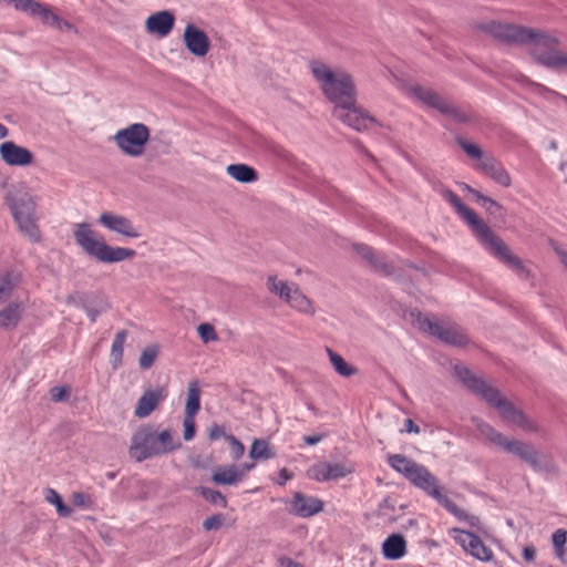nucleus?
I'll list each match as a JSON object with an SVG mask.
<instances>
[{
  "mask_svg": "<svg viewBox=\"0 0 567 567\" xmlns=\"http://www.w3.org/2000/svg\"><path fill=\"white\" fill-rule=\"evenodd\" d=\"M483 30L494 38L511 44H525L530 56L539 64L560 72H567V52L559 49L560 39L556 33L516 24L491 21Z\"/></svg>",
  "mask_w": 567,
  "mask_h": 567,
  "instance_id": "obj_1",
  "label": "nucleus"
},
{
  "mask_svg": "<svg viewBox=\"0 0 567 567\" xmlns=\"http://www.w3.org/2000/svg\"><path fill=\"white\" fill-rule=\"evenodd\" d=\"M441 195L454 207L458 216L471 227L482 246L491 255L505 264L517 275L522 277L528 275L522 260L512 252L509 247L492 231L488 225L482 220L473 209L462 203L461 198L454 192L449 188H443Z\"/></svg>",
  "mask_w": 567,
  "mask_h": 567,
  "instance_id": "obj_2",
  "label": "nucleus"
},
{
  "mask_svg": "<svg viewBox=\"0 0 567 567\" xmlns=\"http://www.w3.org/2000/svg\"><path fill=\"white\" fill-rule=\"evenodd\" d=\"M455 371L463 383L496 409L505 422L527 433H535L540 430L535 420L516 408L512 402L505 400L498 390L487 385L482 379L474 377L467 368L455 367Z\"/></svg>",
  "mask_w": 567,
  "mask_h": 567,
  "instance_id": "obj_3",
  "label": "nucleus"
},
{
  "mask_svg": "<svg viewBox=\"0 0 567 567\" xmlns=\"http://www.w3.org/2000/svg\"><path fill=\"white\" fill-rule=\"evenodd\" d=\"M308 68L318 87L334 107L357 97L353 78L346 69L321 60H311Z\"/></svg>",
  "mask_w": 567,
  "mask_h": 567,
  "instance_id": "obj_4",
  "label": "nucleus"
},
{
  "mask_svg": "<svg viewBox=\"0 0 567 567\" xmlns=\"http://www.w3.org/2000/svg\"><path fill=\"white\" fill-rule=\"evenodd\" d=\"M181 449V439L174 430L157 431L151 425H143L133 433L128 454L141 463L148 458L168 455Z\"/></svg>",
  "mask_w": 567,
  "mask_h": 567,
  "instance_id": "obj_5",
  "label": "nucleus"
},
{
  "mask_svg": "<svg viewBox=\"0 0 567 567\" xmlns=\"http://www.w3.org/2000/svg\"><path fill=\"white\" fill-rule=\"evenodd\" d=\"M19 231L31 243L41 241V231L35 215V197L25 184L12 185L6 196Z\"/></svg>",
  "mask_w": 567,
  "mask_h": 567,
  "instance_id": "obj_6",
  "label": "nucleus"
},
{
  "mask_svg": "<svg viewBox=\"0 0 567 567\" xmlns=\"http://www.w3.org/2000/svg\"><path fill=\"white\" fill-rule=\"evenodd\" d=\"M73 236L75 244L89 257L102 264H116L136 256L132 248L109 245L87 223L76 224Z\"/></svg>",
  "mask_w": 567,
  "mask_h": 567,
  "instance_id": "obj_7",
  "label": "nucleus"
},
{
  "mask_svg": "<svg viewBox=\"0 0 567 567\" xmlns=\"http://www.w3.org/2000/svg\"><path fill=\"white\" fill-rule=\"evenodd\" d=\"M392 468L439 503L446 502V497L442 494L436 477L425 466L405 456L392 455Z\"/></svg>",
  "mask_w": 567,
  "mask_h": 567,
  "instance_id": "obj_8",
  "label": "nucleus"
},
{
  "mask_svg": "<svg viewBox=\"0 0 567 567\" xmlns=\"http://www.w3.org/2000/svg\"><path fill=\"white\" fill-rule=\"evenodd\" d=\"M150 128L143 123H132L113 135L112 140L118 151L128 157H141L150 141Z\"/></svg>",
  "mask_w": 567,
  "mask_h": 567,
  "instance_id": "obj_9",
  "label": "nucleus"
},
{
  "mask_svg": "<svg viewBox=\"0 0 567 567\" xmlns=\"http://www.w3.org/2000/svg\"><path fill=\"white\" fill-rule=\"evenodd\" d=\"M458 145L471 158L478 161L475 165L476 169L488 175L503 187L511 186L512 179L509 174L495 157L492 155H484L478 145L465 140H460Z\"/></svg>",
  "mask_w": 567,
  "mask_h": 567,
  "instance_id": "obj_10",
  "label": "nucleus"
},
{
  "mask_svg": "<svg viewBox=\"0 0 567 567\" xmlns=\"http://www.w3.org/2000/svg\"><path fill=\"white\" fill-rule=\"evenodd\" d=\"M355 471L353 463L349 461L329 462L320 461L307 470L308 478L323 483L341 480Z\"/></svg>",
  "mask_w": 567,
  "mask_h": 567,
  "instance_id": "obj_11",
  "label": "nucleus"
},
{
  "mask_svg": "<svg viewBox=\"0 0 567 567\" xmlns=\"http://www.w3.org/2000/svg\"><path fill=\"white\" fill-rule=\"evenodd\" d=\"M410 91L417 100H420L426 106L436 109L443 115H450L460 122H465L467 120V117L460 110H457L447 100L435 93L433 90L420 86L417 84H413L410 87Z\"/></svg>",
  "mask_w": 567,
  "mask_h": 567,
  "instance_id": "obj_12",
  "label": "nucleus"
},
{
  "mask_svg": "<svg viewBox=\"0 0 567 567\" xmlns=\"http://www.w3.org/2000/svg\"><path fill=\"white\" fill-rule=\"evenodd\" d=\"M416 323L420 330L429 332L449 344L464 346L466 343L465 336L458 332L454 327L442 323L427 316L419 315Z\"/></svg>",
  "mask_w": 567,
  "mask_h": 567,
  "instance_id": "obj_13",
  "label": "nucleus"
},
{
  "mask_svg": "<svg viewBox=\"0 0 567 567\" xmlns=\"http://www.w3.org/2000/svg\"><path fill=\"white\" fill-rule=\"evenodd\" d=\"M332 114L343 124L358 132L365 131L374 124V118L365 113L363 109L357 106L355 100L333 107Z\"/></svg>",
  "mask_w": 567,
  "mask_h": 567,
  "instance_id": "obj_14",
  "label": "nucleus"
},
{
  "mask_svg": "<svg viewBox=\"0 0 567 567\" xmlns=\"http://www.w3.org/2000/svg\"><path fill=\"white\" fill-rule=\"evenodd\" d=\"M97 223L105 229L124 238L135 239L141 236L138 227L130 218L114 212L106 210L101 213Z\"/></svg>",
  "mask_w": 567,
  "mask_h": 567,
  "instance_id": "obj_15",
  "label": "nucleus"
},
{
  "mask_svg": "<svg viewBox=\"0 0 567 567\" xmlns=\"http://www.w3.org/2000/svg\"><path fill=\"white\" fill-rule=\"evenodd\" d=\"M454 540L471 556L488 561L493 557V551L487 548L482 539L473 533L455 528L452 530Z\"/></svg>",
  "mask_w": 567,
  "mask_h": 567,
  "instance_id": "obj_16",
  "label": "nucleus"
},
{
  "mask_svg": "<svg viewBox=\"0 0 567 567\" xmlns=\"http://www.w3.org/2000/svg\"><path fill=\"white\" fill-rule=\"evenodd\" d=\"M183 43L196 58H204L210 50V41L204 30L194 23H187L183 33Z\"/></svg>",
  "mask_w": 567,
  "mask_h": 567,
  "instance_id": "obj_17",
  "label": "nucleus"
},
{
  "mask_svg": "<svg viewBox=\"0 0 567 567\" xmlns=\"http://www.w3.org/2000/svg\"><path fill=\"white\" fill-rule=\"evenodd\" d=\"M13 8L30 18L38 19L43 25L50 28L54 24L58 16L48 4L37 0H18Z\"/></svg>",
  "mask_w": 567,
  "mask_h": 567,
  "instance_id": "obj_18",
  "label": "nucleus"
},
{
  "mask_svg": "<svg viewBox=\"0 0 567 567\" xmlns=\"http://www.w3.org/2000/svg\"><path fill=\"white\" fill-rule=\"evenodd\" d=\"M0 157L9 166H28L33 163L34 155L27 147L20 146L12 141L0 144Z\"/></svg>",
  "mask_w": 567,
  "mask_h": 567,
  "instance_id": "obj_19",
  "label": "nucleus"
},
{
  "mask_svg": "<svg viewBox=\"0 0 567 567\" xmlns=\"http://www.w3.org/2000/svg\"><path fill=\"white\" fill-rule=\"evenodd\" d=\"M167 396V391L163 386H155L147 389L143 392L134 409V415L137 419H145L152 414L153 411L163 402Z\"/></svg>",
  "mask_w": 567,
  "mask_h": 567,
  "instance_id": "obj_20",
  "label": "nucleus"
},
{
  "mask_svg": "<svg viewBox=\"0 0 567 567\" xmlns=\"http://www.w3.org/2000/svg\"><path fill=\"white\" fill-rule=\"evenodd\" d=\"M175 25V16L169 10L157 11L145 20V31L159 39L166 38Z\"/></svg>",
  "mask_w": 567,
  "mask_h": 567,
  "instance_id": "obj_21",
  "label": "nucleus"
},
{
  "mask_svg": "<svg viewBox=\"0 0 567 567\" xmlns=\"http://www.w3.org/2000/svg\"><path fill=\"white\" fill-rule=\"evenodd\" d=\"M323 509V502L315 496L296 493L291 501L290 512L299 517H311Z\"/></svg>",
  "mask_w": 567,
  "mask_h": 567,
  "instance_id": "obj_22",
  "label": "nucleus"
},
{
  "mask_svg": "<svg viewBox=\"0 0 567 567\" xmlns=\"http://www.w3.org/2000/svg\"><path fill=\"white\" fill-rule=\"evenodd\" d=\"M502 449L508 453L517 455L523 461L529 463L532 466L538 465V452L532 446L518 440L506 439Z\"/></svg>",
  "mask_w": 567,
  "mask_h": 567,
  "instance_id": "obj_23",
  "label": "nucleus"
},
{
  "mask_svg": "<svg viewBox=\"0 0 567 567\" xmlns=\"http://www.w3.org/2000/svg\"><path fill=\"white\" fill-rule=\"evenodd\" d=\"M210 480L217 485H236L243 480V472L234 464L218 466L213 471Z\"/></svg>",
  "mask_w": 567,
  "mask_h": 567,
  "instance_id": "obj_24",
  "label": "nucleus"
},
{
  "mask_svg": "<svg viewBox=\"0 0 567 567\" xmlns=\"http://www.w3.org/2000/svg\"><path fill=\"white\" fill-rule=\"evenodd\" d=\"M286 302L292 309L303 315L313 316L316 313V308L312 301L296 285H293V288Z\"/></svg>",
  "mask_w": 567,
  "mask_h": 567,
  "instance_id": "obj_25",
  "label": "nucleus"
},
{
  "mask_svg": "<svg viewBox=\"0 0 567 567\" xmlns=\"http://www.w3.org/2000/svg\"><path fill=\"white\" fill-rule=\"evenodd\" d=\"M23 312L21 302H12L0 310V329H13L19 323Z\"/></svg>",
  "mask_w": 567,
  "mask_h": 567,
  "instance_id": "obj_26",
  "label": "nucleus"
},
{
  "mask_svg": "<svg viewBox=\"0 0 567 567\" xmlns=\"http://www.w3.org/2000/svg\"><path fill=\"white\" fill-rule=\"evenodd\" d=\"M22 275L19 270H8L0 276V303L9 299L19 286Z\"/></svg>",
  "mask_w": 567,
  "mask_h": 567,
  "instance_id": "obj_27",
  "label": "nucleus"
},
{
  "mask_svg": "<svg viewBox=\"0 0 567 567\" xmlns=\"http://www.w3.org/2000/svg\"><path fill=\"white\" fill-rule=\"evenodd\" d=\"M226 172L239 183H254L258 179L256 169L246 164H230L226 167Z\"/></svg>",
  "mask_w": 567,
  "mask_h": 567,
  "instance_id": "obj_28",
  "label": "nucleus"
},
{
  "mask_svg": "<svg viewBox=\"0 0 567 567\" xmlns=\"http://www.w3.org/2000/svg\"><path fill=\"white\" fill-rule=\"evenodd\" d=\"M326 352L328 354L331 365L339 375L349 378L357 374L358 369L352 364L348 363L342 355L334 352L330 348H326Z\"/></svg>",
  "mask_w": 567,
  "mask_h": 567,
  "instance_id": "obj_29",
  "label": "nucleus"
},
{
  "mask_svg": "<svg viewBox=\"0 0 567 567\" xmlns=\"http://www.w3.org/2000/svg\"><path fill=\"white\" fill-rule=\"evenodd\" d=\"M127 338L126 330H120L115 333L111 352H110V361L113 369H118L122 365L123 352H124V343Z\"/></svg>",
  "mask_w": 567,
  "mask_h": 567,
  "instance_id": "obj_30",
  "label": "nucleus"
},
{
  "mask_svg": "<svg viewBox=\"0 0 567 567\" xmlns=\"http://www.w3.org/2000/svg\"><path fill=\"white\" fill-rule=\"evenodd\" d=\"M472 422L475 425L476 430L486 440H488L492 444L502 447V445L504 444V442L507 437H505L501 432L495 430L492 425H489L488 423L484 422L483 420H481L476 416L472 417Z\"/></svg>",
  "mask_w": 567,
  "mask_h": 567,
  "instance_id": "obj_31",
  "label": "nucleus"
},
{
  "mask_svg": "<svg viewBox=\"0 0 567 567\" xmlns=\"http://www.w3.org/2000/svg\"><path fill=\"white\" fill-rule=\"evenodd\" d=\"M200 386L197 381H190L187 386L185 413L187 415H195L200 409Z\"/></svg>",
  "mask_w": 567,
  "mask_h": 567,
  "instance_id": "obj_32",
  "label": "nucleus"
},
{
  "mask_svg": "<svg viewBox=\"0 0 567 567\" xmlns=\"http://www.w3.org/2000/svg\"><path fill=\"white\" fill-rule=\"evenodd\" d=\"M44 499L53 505L56 509V513L59 514V516L61 517H70L73 513V509L68 506L66 504H64L61 495L53 488H47L44 491Z\"/></svg>",
  "mask_w": 567,
  "mask_h": 567,
  "instance_id": "obj_33",
  "label": "nucleus"
},
{
  "mask_svg": "<svg viewBox=\"0 0 567 567\" xmlns=\"http://www.w3.org/2000/svg\"><path fill=\"white\" fill-rule=\"evenodd\" d=\"M292 286H289L287 281L279 280L276 276H269L267 278V289L269 292L278 296L282 300H287L289 297Z\"/></svg>",
  "mask_w": 567,
  "mask_h": 567,
  "instance_id": "obj_34",
  "label": "nucleus"
},
{
  "mask_svg": "<svg viewBox=\"0 0 567 567\" xmlns=\"http://www.w3.org/2000/svg\"><path fill=\"white\" fill-rule=\"evenodd\" d=\"M71 502L75 507L84 511L94 509L96 506L95 498L91 494L83 492H73L71 494Z\"/></svg>",
  "mask_w": 567,
  "mask_h": 567,
  "instance_id": "obj_35",
  "label": "nucleus"
},
{
  "mask_svg": "<svg viewBox=\"0 0 567 567\" xmlns=\"http://www.w3.org/2000/svg\"><path fill=\"white\" fill-rule=\"evenodd\" d=\"M249 456L254 460H268L274 456L269 444L264 440H255L251 444Z\"/></svg>",
  "mask_w": 567,
  "mask_h": 567,
  "instance_id": "obj_36",
  "label": "nucleus"
},
{
  "mask_svg": "<svg viewBox=\"0 0 567 567\" xmlns=\"http://www.w3.org/2000/svg\"><path fill=\"white\" fill-rule=\"evenodd\" d=\"M553 546L556 556L563 560L565 557V545L567 543V532L564 528H558L551 536Z\"/></svg>",
  "mask_w": 567,
  "mask_h": 567,
  "instance_id": "obj_37",
  "label": "nucleus"
},
{
  "mask_svg": "<svg viewBox=\"0 0 567 567\" xmlns=\"http://www.w3.org/2000/svg\"><path fill=\"white\" fill-rule=\"evenodd\" d=\"M196 491L209 503L218 504L221 507L227 506L226 497L218 491L208 488V487H198Z\"/></svg>",
  "mask_w": 567,
  "mask_h": 567,
  "instance_id": "obj_38",
  "label": "nucleus"
},
{
  "mask_svg": "<svg viewBox=\"0 0 567 567\" xmlns=\"http://www.w3.org/2000/svg\"><path fill=\"white\" fill-rule=\"evenodd\" d=\"M197 333L203 341V343L207 344L210 342H216L218 340V334L212 323L204 322L197 327Z\"/></svg>",
  "mask_w": 567,
  "mask_h": 567,
  "instance_id": "obj_39",
  "label": "nucleus"
},
{
  "mask_svg": "<svg viewBox=\"0 0 567 567\" xmlns=\"http://www.w3.org/2000/svg\"><path fill=\"white\" fill-rule=\"evenodd\" d=\"M158 354V349L155 346L147 347L141 352L138 364L142 369H150Z\"/></svg>",
  "mask_w": 567,
  "mask_h": 567,
  "instance_id": "obj_40",
  "label": "nucleus"
},
{
  "mask_svg": "<svg viewBox=\"0 0 567 567\" xmlns=\"http://www.w3.org/2000/svg\"><path fill=\"white\" fill-rule=\"evenodd\" d=\"M406 554V543L402 535L392 534V560L400 559Z\"/></svg>",
  "mask_w": 567,
  "mask_h": 567,
  "instance_id": "obj_41",
  "label": "nucleus"
},
{
  "mask_svg": "<svg viewBox=\"0 0 567 567\" xmlns=\"http://www.w3.org/2000/svg\"><path fill=\"white\" fill-rule=\"evenodd\" d=\"M183 437L185 441H192L195 436V415L184 414L183 419Z\"/></svg>",
  "mask_w": 567,
  "mask_h": 567,
  "instance_id": "obj_42",
  "label": "nucleus"
},
{
  "mask_svg": "<svg viewBox=\"0 0 567 567\" xmlns=\"http://www.w3.org/2000/svg\"><path fill=\"white\" fill-rule=\"evenodd\" d=\"M227 442L230 445V454L235 461H238L245 453V446L234 435L229 434L226 436Z\"/></svg>",
  "mask_w": 567,
  "mask_h": 567,
  "instance_id": "obj_43",
  "label": "nucleus"
},
{
  "mask_svg": "<svg viewBox=\"0 0 567 567\" xmlns=\"http://www.w3.org/2000/svg\"><path fill=\"white\" fill-rule=\"evenodd\" d=\"M71 388L69 385H58L51 388L50 398L53 402H62L69 398Z\"/></svg>",
  "mask_w": 567,
  "mask_h": 567,
  "instance_id": "obj_44",
  "label": "nucleus"
},
{
  "mask_svg": "<svg viewBox=\"0 0 567 567\" xmlns=\"http://www.w3.org/2000/svg\"><path fill=\"white\" fill-rule=\"evenodd\" d=\"M53 29L58 30V31H70V32H74V33H78V29L75 28L74 24H72L71 22L60 18L59 16H56V19L54 21V24L52 25Z\"/></svg>",
  "mask_w": 567,
  "mask_h": 567,
  "instance_id": "obj_45",
  "label": "nucleus"
},
{
  "mask_svg": "<svg viewBox=\"0 0 567 567\" xmlns=\"http://www.w3.org/2000/svg\"><path fill=\"white\" fill-rule=\"evenodd\" d=\"M228 436L226 433H225V427L220 424H217V423H213L209 429H208V437L209 440L212 441H216L220 437H225Z\"/></svg>",
  "mask_w": 567,
  "mask_h": 567,
  "instance_id": "obj_46",
  "label": "nucleus"
},
{
  "mask_svg": "<svg viewBox=\"0 0 567 567\" xmlns=\"http://www.w3.org/2000/svg\"><path fill=\"white\" fill-rule=\"evenodd\" d=\"M221 525V516L220 515H213L207 517L203 522V527L206 530H213L219 528Z\"/></svg>",
  "mask_w": 567,
  "mask_h": 567,
  "instance_id": "obj_47",
  "label": "nucleus"
},
{
  "mask_svg": "<svg viewBox=\"0 0 567 567\" xmlns=\"http://www.w3.org/2000/svg\"><path fill=\"white\" fill-rule=\"evenodd\" d=\"M355 250L358 251L359 255L362 256V258L369 260L372 264L375 262L374 251L370 247L364 245H355Z\"/></svg>",
  "mask_w": 567,
  "mask_h": 567,
  "instance_id": "obj_48",
  "label": "nucleus"
},
{
  "mask_svg": "<svg viewBox=\"0 0 567 567\" xmlns=\"http://www.w3.org/2000/svg\"><path fill=\"white\" fill-rule=\"evenodd\" d=\"M400 433H420V427L414 424L412 419H404L403 421V427L399 430Z\"/></svg>",
  "mask_w": 567,
  "mask_h": 567,
  "instance_id": "obj_49",
  "label": "nucleus"
},
{
  "mask_svg": "<svg viewBox=\"0 0 567 567\" xmlns=\"http://www.w3.org/2000/svg\"><path fill=\"white\" fill-rule=\"evenodd\" d=\"M279 567H305L302 564L295 561L288 557H281L279 559Z\"/></svg>",
  "mask_w": 567,
  "mask_h": 567,
  "instance_id": "obj_50",
  "label": "nucleus"
},
{
  "mask_svg": "<svg viewBox=\"0 0 567 567\" xmlns=\"http://www.w3.org/2000/svg\"><path fill=\"white\" fill-rule=\"evenodd\" d=\"M535 556H536V549L533 546L524 547V549H523V557L527 561H533L535 559Z\"/></svg>",
  "mask_w": 567,
  "mask_h": 567,
  "instance_id": "obj_51",
  "label": "nucleus"
},
{
  "mask_svg": "<svg viewBox=\"0 0 567 567\" xmlns=\"http://www.w3.org/2000/svg\"><path fill=\"white\" fill-rule=\"evenodd\" d=\"M323 439V435L316 434V435H307L303 437V442L307 445H316Z\"/></svg>",
  "mask_w": 567,
  "mask_h": 567,
  "instance_id": "obj_52",
  "label": "nucleus"
},
{
  "mask_svg": "<svg viewBox=\"0 0 567 567\" xmlns=\"http://www.w3.org/2000/svg\"><path fill=\"white\" fill-rule=\"evenodd\" d=\"M84 310H85L86 315L89 316L91 322H93V323L96 321L97 317L102 312L101 310L91 308V307H85Z\"/></svg>",
  "mask_w": 567,
  "mask_h": 567,
  "instance_id": "obj_53",
  "label": "nucleus"
},
{
  "mask_svg": "<svg viewBox=\"0 0 567 567\" xmlns=\"http://www.w3.org/2000/svg\"><path fill=\"white\" fill-rule=\"evenodd\" d=\"M470 194H472L475 198V200L482 205V203H491L489 202V197H486L484 196L483 194H481L478 190L476 189H470Z\"/></svg>",
  "mask_w": 567,
  "mask_h": 567,
  "instance_id": "obj_54",
  "label": "nucleus"
},
{
  "mask_svg": "<svg viewBox=\"0 0 567 567\" xmlns=\"http://www.w3.org/2000/svg\"><path fill=\"white\" fill-rule=\"evenodd\" d=\"M291 478V475L288 473L286 468L280 470L278 481L277 483L279 485H285L289 480Z\"/></svg>",
  "mask_w": 567,
  "mask_h": 567,
  "instance_id": "obj_55",
  "label": "nucleus"
},
{
  "mask_svg": "<svg viewBox=\"0 0 567 567\" xmlns=\"http://www.w3.org/2000/svg\"><path fill=\"white\" fill-rule=\"evenodd\" d=\"M382 553L385 558L390 559V536H388L382 543Z\"/></svg>",
  "mask_w": 567,
  "mask_h": 567,
  "instance_id": "obj_56",
  "label": "nucleus"
},
{
  "mask_svg": "<svg viewBox=\"0 0 567 567\" xmlns=\"http://www.w3.org/2000/svg\"><path fill=\"white\" fill-rule=\"evenodd\" d=\"M491 203H482V207L486 209V212L492 213L493 208H499V205L494 199L489 198Z\"/></svg>",
  "mask_w": 567,
  "mask_h": 567,
  "instance_id": "obj_57",
  "label": "nucleus"
},
{
  "mask_svg": "<svg viewBox=\"0 0 567 567\" xmlns=\"http://www.w3.org/2000/svg\"><path fill=\"white\" fill-rule=\"evenodd\" d=\"M255 467L254 463L244 464L241 467H239V471L243 472V477L247 472H250Z\"/></svg>",
  "mask_w": 567,
  "mask_h": 567,
  "instance_id": "obj_58",
  "label": "nucleus"
},
{
  "mask_svg": "<svg viewBox=\"0 0 567 567\" xmlns=\"http://www.w3.org/2000/svg\"><path fill=\"white\" fill-rule=\"evenodd\" d=\"M558 255H559L560 261L567 268V251H559Z\"/></svg>",
  "mask_w": 567,
  "mask_h": 567,
  "instance_id": "obj_59",
  "label": "nucleus"
},
{
  "mask_svg": "<svg viewBox=\"0 0 567 567\" xmlns=\"http://www.w3.org/2000/svg\"><path fill=\"white\" fill-rule=\"evenodd\" d=\"M8 136V128L0 123V140Z\"/></svg>",
  "mask_w": 567,
  "mask_h": 567,
  "instance_id": "obj_60",
  "label": "nucleus"
},
{
  "mask_svg": "<svg viewBox=\"0 0 567 567\" xmlns=\"http://www.w3.org/2000/svg\"><path fill=\"white\" fill-rule=\"evenodd\" d=\"M538 87H539V90H542V91L546 92V93H547V94H549V95H558V93H556V92H554V91H551V90H549V89H546V87H544V86L538 85Z\"/></svg>",
  "mask_w": 567,
  "mask_h": 567,
  "instance_id": "obj_61",
  "label": "nucleus"
},
{
  "mask_svg": "<svg viewBox=\"0 0 567 567\" xmlns=\"http://www.w3.org/2000/svg\"><path fill=\"white\" fill-rule=\"evenodd\" d=\"M17 1H18V0H0V2L9 3V4H11L12 7H14V4H16V2H17Z\"/></svg>",
  "mask_w": 567,
  "mask_h": 567,
  "instance_id": "obj_62",
  "label": "nucleus"
},
{
  "mask_svg": "<svg viewBox=\"0 0 567 567\" xmlns=\"http://www.w3.org/2000/svg\"><path fill=\"white\" fill-rule=\"evenodd\" d=\"M464 189H465L467 193H470V189H473V188H472L471 186H468V185H464Z\"/></svg>",
  "mask_w": 567,
  "mask_h": 567,
  "instance_id": "obj_63",
  "label": "nucleus"
}]
</instances>
